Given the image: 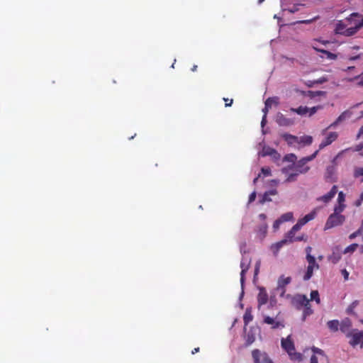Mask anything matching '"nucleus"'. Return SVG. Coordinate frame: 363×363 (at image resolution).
Masks as SVG:
<instances>
[{"instance_id": "obj_8", "label": "nucleus", "mask_w": 363, "mask_h": 363, "mask_svg": "<svg viewBox=\"0 0 363 363\" xmlns=\"http://www.w3.org/2000/svg\"><path fill=\"white\" fill-rule=\"evenodd\" d=\"M252 356L254 359V363H273L267 353L261 352L257 349L252 350Z\"/></svg>"}, {"instance_id": "obj_10", "label": "nucleus", "mask_w": 363, "mask_h": 363, "mask_svg": "<svg viewBox=\"0 0 363 363\" xmlns=\"http://www.w3.org/2000/svg\"><path fill=\"white\" fill-rule=\"evenodd\" d=\"M352 321L350 318H345L340 323V330L346 337L350 335L352 331Z\"/></svg>"}, {"instance_id": "obj_27", "label": "nucleus", "mask_w": 363, "mask_h": 363, "mask_svg": "<svg viewBox=\"0 0 363 363\" xmlns=\"http://www.w3.org/2000/svg\"><path fill=\"white\" fill-rule=\"evenodd\" d=\"M316 216L315 210L311 211V213L306 214L303 218L299 219L303 225L306 224L310 220H312L315 218Z\"/></svg>"}, {"instance_id": "obj_43", "label": "nucleus", "mask_w": 363, "mask_h": 363, "mask_svg": "<svg viewBox=\"0 0 363 363\" xmlns=\"http://www.w3.org/2000/svg\"><path fill=\"white\" fill-rule=\"evenodd\" d=\"M304 225L302 222L298 220V222L296 223V224H295L292 228H291V230L294 233H296L298 230H299L301 229V228Z\"/></svg>"}, {"instance_id": "obj_54", "label": "nucleus", "mask_w": 363, "mask_h": 363, "mask_svg": "<svg viewBox=\"0 0 363 363\" xmlns=\"http://www.w3.org/2000/svg\"><path fill=\"white\" fill-rule=\"evenodd\" d=\"M223 100L225 102V107L231 106V105H232V104L233 102V99H232L223 98Z\"/></svg>"}, {"instance_id": "obj_36", "label": "nucleus", "mask_w": 363, "mask_h": 363, "mask_svg": "<svg viewBox=\"0 0 363 363\" xmlns=\"http://www.w3.org/2000/svg\"><path fill=\"white\" fill-rule=\"evenodd\" d=\"M345 208V205L344 203H338V205L335 206L334 208V213L336 214H341Z\"/></svg>"}, {"instance_id": "obj_6", "label": "nucleus", "mask_w": 363, "mask_h": 363, "mask_svg": "<svg viewBox=\"0 0 363 363\" xmlns=\"http://www.w3.org/2000/svg\"><path fill=\"white\" fill-rule=\"evenodd\" d=\"M347 338H350L349 343L352 347H356L358 345H360L361 347L363 346V332L360 331L357 329L352 330L350 333V335L347 336Z\"/></svg>"}, {"instance_id": "obj_38", "label": "nucleus", "mask_w": 363, "mask_h": 363, "mask_svg": "<svg viewBox=\"0 0 363 363\" xmlns=\"http://www.w3.org/2000/svg\"><path fill=\"white\" fill-rule=\"evenodd\" d=\"M267 231V225L266 223L262 225L259 228L258 232L262 238H264L265 236Z\"/></svg>"}, {"instance_id": "obj_13", "label": "nucleus", "mask_w": 363, "mask_h": 363, "mask_svg": "<svg viewBox=\"0 0 363 363\" xmlns=\"http://www.w3.org/2000/svg\"><path fill=\"white\" fill-rule=\"evenodd\" d=\"M263 322L265 324L271 325L272 329H277L279 328L284 327L283 321L274 319L269 316H264Z\"/></svg>"}, {"instance_id": "obj_1", "label": "nucleus", "mask_w": 363, "mask_h": 363, "mask_svg": "<svg viewBox=\"0 0 363 363\" xmlns=\"http://www.w3.org/2000/svg\"><path fill=\"white\" fill-rule=\"evenodd\" d=\"M318 152V150H316L311 155L303 157L297 162L294 163L292 165L289 166L288 167L282 168V173L288 174L289 169H294L296 173H298V174L307 173L310 169V167L306 164L307 162L313 160L316 157Z\"/></svg>"}, {"instance_id": "obj_32", "label": "nucleus", "mask_w": 363, "mask_h": 363, "mask_svg": "<svg viewBox=\"0 0 363 363\" xmlns=\"http://www.w3.org/2000/svg\"><path fill=\"white\" fill-rule=\"evenodd\" d=\"M311 301H315L318 304L320 303V299L319 297V293L317 290L312 291L311 292Z\"/></svg>"}, {"instance_id": "obj_35", "label": "nucleus", "mask_w": 363, "mask_h": 363, "mask_svg": "<svg viewBox=\"0 0 363 363\" xmlns=\"http://www.w3.org/2000/svg\"><path fill=\"white\" fill-rule=\"evenodd\" d=\"M298 175V173H296L295 171L293 173L289 174L287 178L285 180V182H295Z\"/></svg>"}, {"instance_id": "obj_9", "label": "nucleus", "mask_w": 363, "mask_h": 363, "mask_svg": "<svg viewBox=\"0 0 363 363\" xmlns=\"http://www.w3.org/2000/svg\"><path fill=\"white\" fill-rule=\"evenodd\" d=\"M251 264V259L248 257H242L241 262H240V268H241V272H240V282L242 286L244 284L245 282V275L246 272L248 271Z\"/></svg>"}, {"instance_id": "obj_14", "label": "nucleus", "mask_w": 363, "mask_h": 363, "mask_svg": "<svg viewBox=\"0 0 363 363\" xmlns=\"http://www.w3.org/2000/svg\"><path fill=\"white\" fill-rule=\"evenodd\" d=\"M276 122L281 126H289L294 123V121L291 118H288L284 116L282 113H278L276 118Z\"/></svg>"}, {"instance_id": "obj_17", "label": "nucleus", "mask_w": 363, "mask_h": 363, "mask_svg": "<svg viewBox=\"0 0 363 363\" xmlns=\"http://www.w3.org/2000/svg\"><path fill=\"white\" fill-rule=\"evenodd\" d=\"M289 242V240L287 239H283L279 242H277L274 244H272L271 246V250L273 252L274 255L277 256L280 250V249L287 244Z\"/></svg>"}, {"instance_id": "obj_64", "label": "nucleus", "mask_w": 363, "mask_h": 363, "mask_svg": "<svg viewBox=\"0 0 363 363\" xmlns=\"http://www.w3.org/2000/svg\"><path fill=\"white\" fill-rule=\"evenodd\" d=\"M311 251H312V247H310V246H308L306 248V255H311Z\"/></svg>"}, {"instance_id": "obj_7", "label": "nucleus", "mask_w": 363, "mask_h": 363, "mask_svg": "<svg viewBox=\"0 0 363 363\" xmlns=\"http://www.w3.org/2000/svg\"><path fill=\"white\" fill-rule=\"evenodd\" d=\"M310 300L307 298L306 295L297 294L296 295L291 301L293 306L297 309L301 310L303 308V307L309 305Z\"/></svg>"}, {"instance_id": "obj_53", "label": "nucleus", "mask_w": 363, "mask_h": 363, "mask_svg": "<svg viewBox=\"0 0 363 363\" xmlns=\"http://www.w3.org/2000/svg\"><path fill=\"white\" fill-rule=\"evenodd\" d=\"M282 223L281 220L279 218L274 222L273 228L274 230L279 229L280 224Z\"/></svg>"}, {"instance_id": "obj_28", "label": "nucleus", "mask_w": 363, "mask_h": 363, "mask_svg": "<svg viewBox=\"0 0 363 363\" xmlns=\"http://www.w3.org/2000/svg\"><path fill=\"white\" fill-rule=\"evenodd\" d=\"M306 259L308 263V266H311L312 267L315 268V269H318L320 266L318 263H316L315 258L314 256L311 255H306Z\"/></svg>"}, {"instance_id": "obj_47", "label": "nucleus", "mask_w": 363, "mask_h": 363, "mask_svg": "<svg viewBox=\"0 0 363 363\" xmlns=\"http://www.w3.org/2000/svg\"><path fill=\"white\" fill-rule=\"evenodd\" d=\"M261 172L265 177L271 175V169L269 167H262Z\"/></svg>"}, {"instance_id": "obj_50", "label": "nucleus", "mask_w": 363, "mask_h": 363, "mask_svg": "<svg viewBox=\"0 0 363 363\" xmlns=\"http://www.w3.org/2000/svg\"><path fill=\"white\" fill-rule=\"evenodd\" d=\"M359 79V81L357 82V86H363V77L362 74L357 76L354 78V79ZM353 79H350V81H352Z\"/></svg>"}, {"instance_id": "obj_4", "label": "nucleus", "mask_w": 363, "mask_h": 363, "mask_svg": "<svg viewBox=\"0 0 363 363\" xmlns=\"http://www.w3.org/2000/svg\"><path fill=\"white\" fill-rule=\"evenodd\" d=\"M345 217L344 216L333 213L329 216L325 225V230L340 225L345 222Z\"/></svg>"}, {"instance_id": "obj_51", "label": "nucleus", "mask_w": 363, "mask_h": 363, "mask_svg": "<svg viewBox=\"0 0 363 363\" xmlns=\"http://www.w3.org/2000/svg\"><path fill=\"white\" fill-rule=\"evenodd\" d=\"M260 265H261V261L260 260L257 261V262L255 264V276L258 274L259 268H260Z\"/></svg>"}, {"instance_id": "obj_41", "label": "nucleus", "mask_w": 363, "mask_h": 363, "mask_svg": "<svg viewBox=\"0 0 363 363\" xmlns=\"http://www.w3.org/2000/svg\"><path fill=\"white\" fill-rule=\"evenodd\" d=\"M296 160V156L294 154H288L284 156V160L288 161V162H294Z\"/></svg>"}, {"instance_id": "obj_46", "label": "nucleus", "mask_w": 363, "mask_h": 363, "mask_svg": "<svg viewBox=\"0 0 363 363\" xmlns=\"http://www.w3.org/2000/svg\"><path fill=\"white\" fill-rule=\"evenodd\" d=\"M271 100H266L264 103V108L262 109V111L264 112V115L267 116V113L269 111V109L270 108L269 102Z\"/></svg>"}, {"instance_id": "obj_58", "label": "nucleus", "mask_w": 363, "mask_h": 363, "mask_svg": "<svg viewBox=\"0 0 363 363\" xmlns=\"http://www.w3.org/2000/svg\"><path fill=\"white\" fill-rule=\"evenodd\" d=\"M363 201V191L360 194L359 199L356 201V206H360L362 202Z\"/></svg>"}, {"instance_id": "obj_24", "label": "nucleus", "mask_w": 363, "mask_h": 363, "mask_svg": "<svg viewBox=\"0 0 363 363\" xmlns=\"http://www.w3.org/2000/svg\"><path fill=\"white\" fill-rule=\"evenodd\" d=\"M313 313V310L311 308V304L309 302V305H307L306 306L303 307V314L301 320L302 321H305L308 316H310Z\"/></svg>"}, {"instance_id": "obj_39", "label": "nucleus", "mask_w": 363, "mask_h": 363, "mask_svg": "<svg viewBox=\"0 0 363 363\" xmlns=\"http://www.w3.org/2000/svg\"><path fill=\"white\" fill-rule=\"evenodd\" d=\"M363 176V167H357L354 172V177L355 178ZM362 182H363V179H362Z\"/></svg>"}, {"instance_id": "obj_34", "label": "nucleus", "mask_w": 363, "mask_h": 363, "mask_svg": "<svg viewBox=\"0 0 363 363\" xmlns=\"http://www.w3.org/2000/svg\"><path fill=\"white\" fill-rule=\"evenodd\" d=\"M358 247V244L357 243H353L350 245H349L348 247H347L344 251H343V253L344 254H347V253H349V252H353L354 251L356 250V249Z\"/></svg>"}, {"instance_id": "obj_31", "label": "nucleus", "mask_w": 363, "mask_h": 363, "mask_svg": "<svg viewBox=\"0 0 363 363\" xmlns=\"http://www.w3.org/2000/svg\"><path fill=\"white\" fill-rule=\"evenodd\" d=\"M314 269H315V268L312 267L311 266H308L307 267L306 272V273H305V274L303 276V279L305 281H308V280H309L312 277V276L313 274V270Z\"/></svg>"}, {"instance_id": "obj_21", "label": "nucleus", "mask_w": 363, "mask_h": 363, "mask_svg": "<svg viewBox=\"0 0 363 363\" xmlns=\"http://www.w3.org/2000/svg\"><path fill=\"white\" fill-rule=\"evenodd\" d=\"M291 281V278L290 277H284L281 276L278 280V288L281 289L283 292H284L286 286L289 284Z\"/></svg>"}, {"instance_id": "obj_5", "label": "nucleus", "mask_w": 363, "mask_h": 363, "mask_svg": "<svg viewBox=\"0 0 363 363\" xmlns=\"http://www.w3.org/2000/svg\"><path fill=\"white\" fill-rule=\"evenodd\" d=\"M350 28H356V33L363 26V17L358 13H352L345 18Z\"/></svg>"}, {"instance_id": "obj_19", "label": "nucleus", "mask_w": 363, "mask_h": 363, "mask_svg": "<svg viewBox=\"0 0 363 363\" xmlns=\"http://www.w3.org/2000/svg\"><path fill=\"white\" fill-rule=\"evenodd\" d=\"M312 48L315 51H317L318 52H321V53L325 55L327 58L329 59V60H336L337 58V55H335L334 53H332V52H329V51H328L326 50L318 48L315 45H312Z\"/></svg>"}, {"instance_id": "obj_40", "label": "nucleus", "mask_w": 363, "mask_h": 363, "mask_svg": "<svg viewBox=\"0 0 363 363\" xmlns=\"http://www.w3.org/2000/svg\"><path fill=\"white\" fill-rule=\"evenodd\" d=\"M300 4H294L291 7L286 8L284 10L289 11V13H294L299 10Z\"/></svg>"}, {"instance_id": "obj_62", "label": "nucleus", "mask_w": 363, "mask_h": 363, "mask_svg": "<svg viewBox=\"0 0 363 363\" xmlns=\"http://www.w3.org/2000/svg\"><path fill=\"white\" fill-rule=\"evenodd\" d=\"M359 58H360V55H357L352 56V57H349V60L354 61V60H358Z\"/></svg>"}, {"instance_id": "obj_55", "label": "nucleus", "mask_w": 363, "mask_h": 363, "mask_svg": "<svg viewBox=\"0 0 363 363\" xmlns=\"http://www.w3.org/2000/svg\"><path fill=\"white\" fill-rule=\"evenodd\" d=\"M255 199H256V192L253 191L249 196V203L253 202L255 200Z\"/></svg>"}, {"instance_id": "obj_60", "label": "nucleus", "mask_w": 363, "mask_h": 363, "mask_svg": "<svg viewBox=\"0 0 363 363\" xmlns=\"http://www.w3.org/2000/svg\"><path fill=\"white\" fill-rule=\"evenodd\" d=\"M360 137L363 138V125L359 128L358 134L357 135V138H359Z\"/></svg>"}, {"instance_id": "obj_11", "label": "nucleus", "mask_w": 363, "mask_h": 363, "mask_svg": "<svg viewBox=\"0 0 363 363\" xmlns=\"http://www.w3.org/2000/svg\"><path fill=\"white\" fill-rule=\"evenodd\" d=\"M337 133L336 132H330L328 134L325 138L319 145V149L321 150L326 146L330 145L337 138Z\"/></svg>"}, {"instance_id": "obj_3", "label": "nucleus", "mask_w": 363, "mask_h": 363, "mask_svg": "<svg viewBox=\"0 0 363 363\" xmlns=\"http://www.w3.org/2000/svg\"><path fill=\"white\" fill-rule=\"evenodd\" d=\"M348 26L347 23L339 21L336 24L335 32L337 34L342 35L345 36H352L356 33V28H347Z\"/></svg>"}, {"instance_id": "obj_56", "label": "nucleus", "mask_w": 363, "mask_h": 363, "mask_svg": "<svg viewBox=\"0 0 363 363\" xmlns=\"http://www.w3.org/2000/svg\"><path fill=\"white\" fill-rule=\"evenodd\" d=\"M308 93H309V96L311 97H314L315 96L321 95L323 94V91H316L315 93H314V92H313L311 91H309Z\"/></svg>"}, {"instance_id": "obj_63", "label": "nucleus", "mask_w": 363, "mask_h": 363, "mask_svg": "<svg viewBox=\"0 0 363 363\" xmlns=\"http://www.w3.org/2000/svg\"><path fill=\"white\" fill-rule=\"evenodd\" d=\"M266 193H269V196L276 195L277 194V191L276 189H272L269 191H267Z\"/></svg>"}, {"instance_id": "obj_48", "label": "nucleus", "mask_w": 363, "mask_h": 363, "mask_svg": "<svg viewBox=\"0 0 363 363\" xmlns=\"http://www.w3.org/2000/svg\"><path fill=\"white\" fill-rule=\"evenodd\" d=\"M272 199H270L269 196V193H264L262 199L260 200V203H264V202L266 201H271Z\"/></svg>"}, {"instance_id": "obj_12", "label": "nucleus", "mask_w": 363, "mask_h": 363, "mask_svg": "<svg viewBox=\"0 0 363 363\" xmlns=\"http://www.w3.org/2000/svg\"><path fill=\"white\" fill-rule=\"evenodd\" d=\"M268 301V294L264 287L259 288V294L257 295L258 308H259L262 305H264Z\"/></svg>"}, {"instance_id": "obj_15", "label": "nucleus", "mask_w": 363, "mask_h": 363, "mask_svg": "<svg viewBox=\"0 0 363 363\" xmlns=\"http://www.w3.org/2000/svg\"><path fill=\"white\" fill-rule=\"evenodd\" d=\"M337 192V186L334 185L328 194L320 196L318 199V200L323 201L324 203H328L335 196Z\"/></svg>"}, {"instance_id": "obj_44", "label": "nucleus", "mask_w": 363, "mask_h": 363, "mask_svg": "<svg viewBox=\"0 0 363 363\" xmlns=\"http://www.w3.org/2000/svg\"><path fill=\"white\" fill-rule=\"evenodd\" d=\"M335 172V167L333 165L329 166L326 169V174L328 177H330Z\"/></svg>"}, {"instance_id": "obj_22", "label": "nucleus", "mask_w": 363, "mask_h": 363, "mask_svg": "<svg viewBox=\"0 0 363 363\" xmlns=\"http://www.w3.org/2000/svg\"><path fill=\"white\" fill-rule=\"evenodd\" d=\"M281 137L289 145H292L298 142V138L297 136L291 135L289 133H284L281 135Z\"/></svg>"}, {"instance_id": "obj_49", "label": "nucleus", "mask_w": 363, "mask_h": 363, "mask_svg": "<svg viewBox=\"0 0 363 363\" xmlns=\"http://www.w3.org/2000/svg\"><path fill=\"white\" fill-rule=\"evenodd\" d=\"M361 233H362V229L359 228L357 231H355L353 233L350 234V236H349V238L350 240H352V239L355 238L356 237H357L358 235H361Z\"/></svg>"}, {"instance_id": "obj_23", "label": "nucleus", "mask_w": 363, "mask_h": 363, "mask_svg": "<svg viewBox=\"0 0 363 363\" xmlns=\"http://www.w3.org/2000/svg\"><path fill=\"white\" fill-rule=\"evenodd\" d=\"M327 326L331 332H337L340 327V322L337 320H329L327 323Z\"/></svg>"}, {"instance_id": "obj_61", "label": "nucleus", "mask_w": 363, "mask_h": 363, "mask_svg": "<svg viewBox=\"0 0 363 363\" xmlns=\"http://www.w3.org/2000/svg\"><path fill=\"white\" fill-rule=\"evenodd\" d=\"M277 152L274 150V149H270L267 153L266 155H277Z\"/></svg>"}, {"instance_id": "obj_42", "label": "nucleus", "mask_w": 363, "mask_h": 363, "mask_svg": "<svg viewBox=\"0 0 363 363\" xmlns=\"http://www.w3.org/2000/svg\"><path fill=\"white\" fill-rule=\"evenodd\" d=\"M304 225L302 222L298 220V222L296 223V224H295L292 228H291V230L294 233H296L298 230H299L301 229V228Z\"/></svg>"}, {"instance_id": "obj_2", "label": "nucleus", "mask_w": 363, "mask_h": 363, "mask_svg": "<svg viewBox=\"0 0 363 363\" xmlns=\"http://www.w3.org/2000/svg\"><path fill=\"white\" fill-rule=\"evenodd\" d=\"M281 347L288 353L291 360L298 362L302 360V354L296 352L294 343L290 335L286 338H282L281 340Z\"/></svg>"}, {"instance_id": "obj_52", "label": "nucleus", "mask_w": 363, "mask_h": 363, "mask_svg": "<svg viewBox=\"0 0 363 363\" xmlns=\"http://www.w3.org/2000/svg\"><path fill=\"white\" fill-rule=\"evenodd\" d=\"M267 100H271L269 102L270 108L272 107V104H278V98L277 97H270V98H268Z\"/></svg>"}, {"instance_id": "obj_45", "label": "nucleus", "mask_w": 363, "mask_h": 363, "mask_svg": "<svg viewBox=\"0 0 363 363\" xmlns=\"http://www.w3.org/2000/svg\"><path fill=\"white\" fill-rule=\"evenodd\" d=\"M345 200V196L344 193L342 191H340L338 193V198H337L338 203H344Z\"/></svg>"}, {"instance_id": "obj_29", "label": "nucleus", "mask_w": 363, "mask_h": 363, "mask_svg": "<svg viewBox=\"0 0 363 363\" xmlns=\"http://www.w3.org/2000/svg\"><path fill=\"white\" fill-rule=\"evenodd\" d=\"M253 319L251 311L248 309L246 310L243 315V321L245 325H248Z\"/></svg>"}, {"instance_id": "obj_25", "label": "nucleus", "mask_w": 363, "mask_h": 363, "mask_svg": "<svg viewBox=\"0 0 363 363\" xmlns=\"http://www.w3.org/2000/svg\"><path fill=\"white\" fill-rule=\"evenodd\" d=\"M295 233H294L291 230H290L287 233L285 239H287L289 240V242H292L294 241H301V240H303V236H298V237H296L295 238Z\"/></svg>"}, {"instance_id": "obj_20", "label": "nucleus", "mask_w": 363, "mask_h": 363, "mask_svg": "<svg viewBox=\"0 0 363 363\" xmlns=\"http://www.w3.org/2000/svg\"><path fill=\"white\" fill-rule=\"evenodd\" d=\"M312 351L313 352L314 354H318L320 356V362L321 363H328V359L327 356L325 354L323 350L321 349H319L315 347H312Z\"/></svg>"}, {"instance_id": "obj_16", "label": "nucleus", "mask_w": 363, "mask_h": 363, "mask_svg": "<svg viewBox=\"0 0 363 363\" xmlns=\"http://www.w3.org/2000/svg\"><path fill=\"white\" fill-rule=\"evenodd\" d=\"M352 114V113L351 111L348 110L345 111L337 117V118L333 123L330 125V126L328 128L336 126L341 122L344 121L346 118H350Z\"/></svg>"}, {"instance_id": "obj_57", "label": "nucleus", "mask_w": 363, "mask_h": 363, "mask_svg": "<svg viewBox=\"0 0 363 363\" xmlns=\"http://www.w3.org/2000/svg\"><path fill=\"white\" fill-rule=\"evenodd\" d=\"M320 361V359H318V357L313 354L311 357L310 363H318Z\"/></svg>"}, {"instance_id": "obj_37", "label": "nucleus", "mask_w": 363, "mask_h": 363, "mask_svg": "<svg viewBox=\"0 0 363 363\" xmlns=\"http://www.w3.org/2000/svg\"><path fill=\"white\" fill-rule=\"evenodd\" d=\"M323 108L322 106H316L312 108H308V114L309 116L314 115L318 110Z\"/></svg>"}, {"instance_id": "obj_33", "label": "nucleus", "mask_w": 363, "mask_h": 363, "mask_svg": "<svg viewBox=\"0 0 363 363\" xmlns=\"http://www.w3.org/2000/svg\"><path fill=\"white\" fill-rule=\"evenodd\" d=\"M293 218V213L291 212H288L286 213H284L281 216L279 219L281 220L282 223L289 221L292 220Z\"/></svg>"}, {"instance_id": "obj_30", "label": "nucleus", "mask_w": 363, "mask_h": 363, "mask_svg": "<svg viewBox=\"0 0 363 363\" xmlns=\"http://www.w3.org/2000/svg\"><path fill=\"white\" fill-rule=\"evenodd\" d=\"M313 142V138L310 135H304L298 138V143H303L304 145H311Z\"/></svg>"}, {"instance_id": "obj_59", "label": "nucleus", "mask_w": 363, "mask_h": 363, "mask_svg": "<svg viewBox=\"0 0 363 363\" xmlns=\"http://www.w3.org/2000/svg\"><path fill=\"white\" fill-rule=\"evenodd\" d=\"M342 274L344 276L345 280H347L348 279V277H349V273L347 272V271L346 269H342Z\"/></svg>"}, {"instance_id": "obj_26", "label": "nucleus", "mask_w": 363, "mask_h": 363, "mask_svg": "<svg viewBox=\"0 0 363 363\" xmlns=\"http://www.w3.org/2000/svg\"><path fill=\"white\" fill-rule=\"evenodd\" d=\"M290 111L294 113H296L300 116H304L308 114V108L307 106H299L298 108H291Z\"/></svg>"}, {"instance_id": "obj_18", "label": "nucleus", "mask_w": 363, "mask_h": 363, "mask_svg": "<svg viewBox=\"0 0 363 363\" xmlns=\"http://www.w3.org/2000/svg\"><path fill=\"white\" fill-rule=\"evenodd\" d=\"M341 259V252L336 247L333 250V253L328 257V260L333 264L337 263Z\"/></svg>"}]
</instances>
